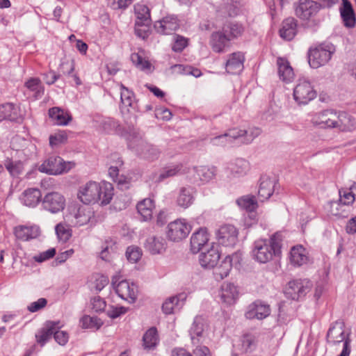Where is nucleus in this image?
Masks as SVG:
<instances>
[{"instance_id":"46","label":"nucleus","mask_w":356,"mask_h":356,"mask_svg":"<svg viewBox=\"0 0 356 356\" xmlns=\"http://www.w3.org/2000/svg\"><path fill=\"white\" fill-rule=\"evenodd\" d=\"M55 232L58 241L63 243L67 242L72 234L70 225L65 222L57 224L55 227Z\"/></svg>"},{"instance_id":"21","label":"nucleus","mask_w":356,"mask_h":356,"mask_svg":"<svg viewBox=\"0 0 356 356\" xmlns=\"http://www.w3.org/2000/svg\"><path fill=\"white\" fill-rule=\"evenodd\" d=\"M219 297L224 304L232 305L234 304L238 297L237 287L232 283H224L219 291Z\"/></svg>"},{"instance_id":"24","label":"nucleus","mask_w":356,"mask_h":356,"mask_svg":"<svg viewBox=\"0 0 356 356\" xmlns=\"http://www.w3.org/2000/svg\"><path fill=\"white\" fill-rule=\"evenodd\" d=\"M179 24L176 17L167 16L154 24L156 31L161 34L168 35L178 29Z\"/></svg>"},{"instance_id":"52","label":"nucleus","mask_w":356,"mask_h":356,"mask_svg":"<svg viewBox=\"0 0 356 356\" xmlns=\"http://www.w3.org/2000/svg\"><path fill=\"white\" fill-rule=\"evenodd\" d=\"M238 205L247 211H253L257 207V203L254 196H244L237 200Z\"/></svg>"},{"instance_id":"17","label":"nucleus","mask_w":356,"mask_h":356,"mask_svg":"<svg viewBox=\"0 0 356 356\" xmlns=\"http://www.w3.org/2000/svg\"><path fill=\"white\" fill-rule=\"evenodd\" d=\"M93 216L90 208L79 207L67 216V220L73 225L81 227L88 223Z\"/></svg>"},{"instance_id":"35","label":"nucleus","mask_w":356,"mask_h":356,"mask_svg":"<svg viewBox=\"0 0 356 356\" xmlns=\"http://www.w3.org/2000/svg\"><path fill=\"white\" fill-rule=\"evenodd\" d=\"M49 118L58 125H67L71 120V115L66 111L58 107H54L49 110Z\"/></svg>"},{"instance_id":"6","label":"nucleus","mask_w":356,"mask_h":356,"mask_svg":"<svg viewBox=\"0 0 356 356\" xmlns=\"http://www.w3.org/2000/svg\"><path fill=\"white\" fill-rule=\"evenodd\" d=\"M293 99L300 105H305L316 97V91L311 82L305 79H300L293 89Z\"/></svg>"},{"instance_id":"51","label":"nucleus","mask_w":356,"mask_h":356,"mask_svg":"<svg viewBox=\"0 0 356 356\" xmlns=\"http://www.w3.org/2000/svg\"><path fill=\"white\" fill-rule=\"evenodd\" d=\"M238 346L242 352H251L255 348V338L250 334H244L241 338Z\"/></svg>"},{"instance_id":"50","label":"nucleus","mask_w":356,"mask_h":356,"mask_svg":"<svg viewBox=\"0 0 356 356\" xmlns=\"http://www.w3.org/2000/svg\"><path fill=\"white\" fill-rule=\"evenodd\" d=\"M222 31L229 40L240 36L243 32V28L237 23H229L224 26Z\"/></svg>"},{"instance_id":"19","label":"nucleus","mask_w":356,"mask_h":356,"mask_svg":"<svg viewBox=\"0 0 356 356\" xmlns=\"http://www.w3.org/2000/svg\"><path fill=\"white\" fill-rule=\"evenodd\" d=\"M245 56L241 52L229 54L225 63V70L228 74H238L244 68Z\"/></svg>"},{"instance_id":"2","label":"nucleus","mask_w":356,"mask_h":356,"mask_svg":"<svg viewBox=\"0 0 356 356\" xmlns=\"http://www.w3.org/2000/svg\"><path fill=\"white\" fill-rule=\"evenodd\" d=\"M282 236L279 233L273 234L269 239H259L254 243L252 256L261 264L271 261L274 257L281 254Z\"/></svg>"},{"instance_id":"15","label":"nucleus","mask_w":356,"mask_h":356,"mask_svg":"<svg viewBox=\"0 0 356 356\" xmlns=\"http://www.w3.org/2000/svg\"><path fill=\"white\" fill-rule=\"evenodd\" d=\"M43 207L51 213H58L65 208V199L58 192L47 193L43 198Z\"/></svg>"},{"instance_id":"13","label":"nucleus","mask_w":356,"mask_h":356,"mask_svg":"<svg viewBox=\"0 0 356 356\" xmlns=\"http://www.w3.org/2000/svg\"><path fill=\"white\" fill-rule=\"evenodd\" d=\"M241 259V255L240 253H234L231 255H227L222 261L220 265L216 267L213 271V275L217 281H220L226 277L234 264H239Z\"/></svg>"},{"instance_id":"7","label":"nucleus","mask_w":356,"mask_h":356,"mask_svg":"<svg viewBox=\"0 0 356 356\" xmlns=\"http://www.w3.org/2000/svg\"><path fill=\"white\" fill-rule=\"evenodd\" d=\"M188 177L194 183L206 184L212 180L216 175L215 167L205 165L185 168L183 170Z\"/></svg>"},{"instance_id":"5","label":"nucleus","mask_w":356,"mask_h":356,"mask_svg":"<svg viewBox=\"0 0 356 356\" xmlns=\"http://www.w3.org/2000/svg\"><path fill=\"white\" fill-rule=\"evenodd\" d=\"M334 48L330 44H321L310 49L308 53L309 63L312 68L317 69L326 65L331 59Z\"/></svg>"},{"instance_id":"58","label":"nucleus","mask_w":356,"mask_h":356,"mask_svg":"<svg viewBox=\"0 0 356 356\" xmlns=\"http://www.w3.org/2000/svg\"><path fill=\"white\" fill-rule=\"evenodd\" d=\"M127 312V309L122 306H109L106 314L111 318H116Z\"/></svg>"},{"instance_id":"47","label":"nucleus","mask_w":356,"mask_h":356,"mask_svg":"<svg viewBox=\"0 0 356 356\" xmlns=\"http://www.w3.org/2000/svg\"><path fill=\"white\" fill-rule=\"evenodd\" d=\"M121 92H120V99L122 111L124 108L132 107L134 102V95L132 91L129 90L127 88H126L124 85H120ZM129 111V108H127Z\"/></svg>"},{"instance_id":"56","label":"nucleus","mask_w":356,"mask_h":356,"mask_svg":"<svg viewBox=\"0 0 356 356\" xmlns=\"http://www.w3.org/2000/svg\"><path fill=\"white\" fill-rule=\"evenodd\" d=\"M132 62L136 65L137 67L142 70H149L151 64L148 60H145L138 54H133L131 56Z\"/></svg>"},{"instance_id":"38","label":"nucleus","mask_w":356,"mask_h":356,"mask_svg":"<svg viewBox=\"0 0 356 356\" xmlns=\"http://www.w3.org/2000/svg\"><path fill=\"white\" fill-rule=\"evenodd\" d=\"M308 257L302 245L294 246L290 251V261L293 266H300L306 264Z\"/></svg>"},{"instance_id":"9","label":"nucleus","mask_w":356,"mask_h":356,"mask_svg":"<svg viewBox=\"0 0 356 356\" xmlns=\"http://www.w3.org/2000/svg\"><path fill=\"white\" fill-rule=\"evenodd\" d=\"M112 284L115 293L122 300H127L130 303L136 301L138 295V287L133 283L127 280H121L118 283L113 280Z\"/></svg>"},{"instance_id":"8","label":"nucleus","mask_w":356,"mask_h":356,"mask_svg":"<svg viewBox=\"0 0 356 356\" xmlns=\"http://www.w3.org/2000/svg\"><path fill=\"white\" fill-rule=\"evenodd\" d=\"M191 231V226L185 219H177L168 225L166 236L168 240L179 242L186 238Z\"/></svg>"},{"instance_id":"23","label":"nucleus","mask_w":356,"mask_h":356,"mask_svg":"<svg viewBox=\"0 0 356 356\" xmlns=\"http://www.w3.org/2000/svg\"><path fill=\"white\" fill-rule=\"evenodd\" d=\"M349 339L346 337L343 324L341 322H335L328 330L327 333V341L333 345H337Z\"/></svg>"},{"instance_id":"43","label":"nucleus","mask_w":356,"mask_h":356,"mask_svg":"<svg viewBox=\"0 0 356 356\" xmlns=\"http://www.w3.org/2000/svg\"><path fill=\"white\" fill-rule=\"evenodd\" d=\"M229 169L234 177H239L245 175L249 170V163L243 159H237L231 163Z\"/></svg>"},{"instance_id":"57","label":"nucleus","mask_w":356,"mask_h":356,"mask_svg":"<svg viewBox=\"0 0 356 356\" xmlns=\"http://www.w3.org/2000/svg\"><path fill=\"white\" fill-rule=\"evenodd\" d=\"M60 326L58 325H56L55 326V332H54V337L56 340V341L60 346H65L69 339V335L68 333L65 331L63 330H58V328H60Z\"/></svg>"},{"instance_id":"10","label":"nucleus","mask_w":356,"mask_h":356,"mask_svg":"<svg viewBox=\"0 0 356 356\" xmlns=\"http://www.w3.org/2000/svg\"><path fill=\"white\" fill-rule=\"evenodd\" d=\"M312 286V284L307 280H296L288 283L286 288V296L294 300H298L304 297L308 293Z\"/></svg>"},{"instance_id":"30","label":"nucleus","mask_w":356,"mask_h":356,"mask_svg":"<svg viewBox=\"0 0 356 356\" xmlns=\"http://www.w3.org/2000/svg\"><path fill=\"white\" fill-rule=\"evenodd\" d=\"M275 180L267 176H262L258 191V197L261 201L268 200L273 193Z\"/></svg>"},{"instance_id":"64","label":"nucleus","mask_w":356,"mask_h":356,"mask_svg":"<svg viewBox=\"0 0 356 356\" xmlns=\"http://www.w3.org/2000/svg\"><path fill=\"white\" fill-rule=\"evenodd\" d=\"M149 24H140L138 26L136 22H135L136 35L143 40L147 38L149 35Z\"/></svg>"},{"instance_id":"11","label":"nucleus","mask_w":356,"mask_h":356,"mask_svg":"<svg viewBox=\"0 0 356 356\" xmlns=\"http://www.w3.org/2000/svg\"><path fill=\"white\" fill-rule=\"evenodd\" d=\"M129 147L134 149L139 155L147 159H156L160 154L159 149L139 138L135 141L130 140Z\"/></svg>"},{"instance_id":"41","label":"nucleus","mask_w":356,"mask_h":356,"mask_svg":"<svg viewBox=\"0 0 356 356\" xmlns=\"http://www.w3.org/2000/svg\"><path fill=\"white\" fill-rule=\"evenodd\" d=\"M135 15L136 16V24H150V10L149 8L143 3H136L134 6Z\"/></svg>"},{"instance_id":"16","label":"nucleus","mask_w":356,"mask_h":356,"mask_svg":"<svg viewBox=\"0 0 356 356\" xmlns=\"http://www.w3.org/2000/svg\"><path fill=\"white\" fill-rule=\"evenodd\" d=\"M270 314V309L268 305L260 300H256L248 307L245 316L248 319L263 320L268 317Z\"/></svg>"},{"instance_id":"4","label":"nucleus","mask_w":356,"mask_h":356,"mask_svg":"<svg viewBox=\"0 0 356 356\" xmlns=\"http://www.w3.org/2000/svg\"><path fill=\"white\" fill-rule=\"evenodd\" d=\"M74 165L75 163L72 161H65L58 156H51L44 161L38 170L48 175H58L67 172Z\"/></svg>"},{"instance_id":"25","label":"nucleus","mask_w":356,"mask_h":356,"mask_svg":"<svg viewBox=\"0 0 356 356\" xmlns=\"http://www.w3.org/2000/svg\"><path fill=\"white\" fill-rule=\"evenodd\" d=\"M336 128L344 132L353 131L356 129V119L350 113L339 111Z\"/></svg>"},{"instance_id":"28","label":"nucleus","mask_w":356,"mask_h":356,"mask_svg":"<svg viewBox=\"0 0 356 356\" xmlns=\"http://www.w3.org/2000/svg\"><path fill=\"white\" fill-rule=\"evenodd\" d=\"M40 234V229L37 225H20L15 229L16 237L25 241L37 238Z\"/></svg>"},{"instance_id":"3","label":"nucleus","mask_w":356,"mask_h":356,"mask_svg":"<svg viewBox=\"0 0 356 356\" xmlns=\"http://www.w3.org/2000/svg\"><path fill=\"white\" fill-rule=\"evenodd\" d=\"M295 15L302 21L311 22L314 25H318L320 19L317 15L321 10V4L313 0H299L294 3Z\"/></svg>"},{"instance_id":"45","label":"nucleus","mask_w":356,"mask_h":356,"mask_svg":"<svg viewBox=\"0 0 356 356\" xmlns=\"http://www.w3.org/2000/svg\"><path fill=\"white\" fill-rule=\"evenodd\" d=\"M235 129L229 130V132L211 138L210 143L216 146H225L232 143L236 139Z\"/></svg>"},{"instance_id":"39","label":"nucleus","mask_w":356,"mask_h":356,"mask_svg":"<svg viewBox=\"0 0 356 356\" xmlns=\"http://www.w3.org/2000/svg\"><path fill=\"white\" fill-rule=\"evenodd\" d=\"M58 324H60L59 322H47L44 327L35 334L37 342L41 346H44L54 334V332H55V326Z\"/></svg>"},{"instance_id":"49","label":"nucleus","mask_w":356,"mask_h":356,"mask_svg":"<svg viewBox=\"0 0 356 356\" xmlns=\"http://www.w3.org/2000/svg\"><path fill=\"white\" fill-rule=\"evenodd\" d=\"M80 323L83 329L98 330L102 325L103 322L96 316L86 315L81 318Z\"/></svg>"},{"instance_id":"27","label":"nucleus","mask_w":356,"mask_h":356,"mask_svg":"<svg viewBox=\"0 0 356 356\" xmlns=\"http://www.w3.org/2000/svg\"><path fill=\"white\" fill-rule=\"evenodd\" d=\"M277 73L280 80L284 83L291 82L295 76L293 70L287 59L278 57L277 59Z\"/></svg>"},{"instance_id":"55","label":"nucleus","mask_w":356,"mask_h":356,"mask_svg":"<svg viewBox=\"0 0 356 356\" xmlns=\"http://www.w3.org/2000/svg\"><path fill=\"white\" fill-rule=\"evenodd\" d=\"M4 165L11 176H17L22 172V165L19 161H13L8 159L5 161Z\"/></svg>"},{"instance_id":"31","label":"nucleus","mask_w":356,"mask_h":356,"mask_svg":"<svg viewBox=\"0 0 356 356\" xmlns=\"http://www.w3.org/2000/svg\"><path fill=\"white\" fill-rule=\"evenodd\" d=\"M229 39L223 31L213 33L211 35L210 44L213 50L217 53L224 52L229 46Z\"/></svg>"},{"instance_id":"53","label":"nucleus","mask_w":356,"mask_h":356,"mask_svg":"<svg viewBox=\"0 0 356 356\" xmlns=\"http://www.w3.org/2000/svg\"><path fill=\"white\" fill-rule=\"evenodd\" d=\"M172 41V49L175 52H181L188 44L186 38L177 34L173 35Z\"/></svg>"},{"instance_id":"29","label":"nucleus","mask_w":356,"mask_h":356,"mask_svg":"<svg viewBox=\"0 0 356 356\" xmlns=\"http://www.w3.org/2000/svg\"><path fill=\"white\" fill-rule=\"evenodd\" d=\"M297 20L293 17H289L282 23L280 29V35L286 40H291L297 33Z\"/></svg>"},{"instance_id":"20","label":"nucleus","mask_w":356,"mask_h":356,"mask_svg":"<svg viewBox=\"0 0 356 356\" xmlns=\"http://www.w3.org/2000/svg\"><path fill=\"white\" fill-rule=\"evenodd\" d=\"M166 242L161 236H149L145 243L144 248L151 254H162L166 249Z\"/></svg>"},{"instance_id":"59","label":"nucleus","mask_w":356,"mask_h":356,"mask_svg":"<svg viewBox=\"0 0 356 356\" xmlns=\"http://www.w3.org/2000/svg\"><path fill=\"white\" fill-rule=\"evenodd\" d=\"M178 303V298L177 297H171L166 300L165 302L162 305V309L163 312L166 314H170L173 313L175 307Z\"/></svg>"},{"instance_id":"62","label":"nucleus","mask_w":356,"mask_h":356,"mask_svg":"<svg viewBox=\"0 0 356 356\" xmlns=\"http://www.w3.org/2000/svg\"><path fill=\"white\" fill-rule=\"evenodd\" d=\"M47 301L45 298H41L35 302H31L27 307L30 312H36L47 305Z\"/></svg>"},{"instance_id":"60","label":"nucleus","mask_w":356,"mask_h":356,"mask_svg":"<svg viewBox=\"0 0 356 356\" xmlns=\"http://www.w3.org/2000/svg\"><path fill=\"white\" fill-rule=\"evenodd\" d=\"M56 254L55 248H50L46 251L40 252L39 254L34 256L33 259L35 261L41 263L47 261L52 257Z\"/></svg>"},{"instance_id":"63","label":"nucleus","mask_w":356,"mask_h":356,"mask_svg":"<svg viewBox=\"0 0 356 356\" xmlns=\"http://www.w3.org/2000/svg\"><path fill=\"white\" fill-rule=\"evenodd\" d=\"M67 137L64 133H58L55 135L50 136L49 144L51 147L56 146L60 143H64L67 141Z\"/></svg>"},{"instance_id":"36","label":"nucleus","mask_w":356,"mask_h":356,"mask_svg":"<svg viewBox=\"0 0 356 356\" xmlns=\"http://www.w3.org/2000/svg\"><path fill=\"white\" fill-rule=\"evenodd\" d=\"M136 208L143 220L147 221L152 218L154 202L151 198H145L138 203Z\"/></svg>"},{"instance_id":"48","label":"nucleus","mask_w":356,"mask_h":356,"mask_svg":"<svg viewBox=\"0 0 356 356\" xmlns=\"http://www.w3.org/2000/svg\"><path fill=\"white\" fill-rule=\"evenodd\" d=\"M143 346L145 348L150 349L154 348L158 342L157 330L155 327L149 329L144 334Z\"/></svg>"},{"instance_id":"1","label":"nucleus","mask_w":356,"mask_h":356,"mask_svg":"<svg viewBox=\"0 0 356 356\" xmlns=\"http://www.w3.org/2000/svg\"><path fill=\"white\" fill-rule=\"evenodd\" d=\"M113 194L111 184L90 181L79 187L77 197L85 204L99 203L106 205L111 202Z\"/></svg>"},{"instance_id":"54","label":"nucleus","mask_w":356,"mask_h":356,"mask_svg":"<svg viewBox=\"0 0 356 356\" xmlns=\"http://www.w3.org/2000/svg\"><path fill=\"white\" fill-rule=\"evenodd\" d=\"M126 257L130 262L135 264L139 261L142 256V251L137 246H129L126 250Z\"/></svg>"},{"instance_id":"14","label":"nucleus","mask_w":356,"mask_h":356,"mask_svg":"<svg viewBox=\"0 0 356 356\" xmlns=\"http://www.w3.org/2000/svg\"><path fill=\"white\" fill-rule=\"evenodd\" d=\"M238 232L232 225H224L217 232V239L224 246H234L238 241Z\"/></svg>"},{"instance_id":"22","label":"nucleus","mask_w":356,"mask_h":356,"mask_svg":"<svg viewBox=\"0 0 356 356\" xmlns=\"http://www.w3.org/2000/svg\"><path fill=\"white\" fill-rule=\"evenodd\" d=\"M209 241V234L206 228H200L194 232L191 237V251L196 254Z\"/></svg>"},{"instance_id":"18","label":"nucleus","mask_w":356,"mask_h":356,"mask_svg":"<svg viewBox=\"0 0 356 356\" xmlns=\"http://www.w3.org/2000/svg\"><path fill=\"white\" fill-rule=\"evenodd\" d=\"M207 325L205 319L200 316H195L189 330L191 339L193 345L202 342L204 332Z\"/></svg>"},{"instance_id":"32","label":"nucleus","mask_w":356,"mask_h":356,"mask_svg":"<svg viewBox=\"0 0 356 356\" xmlns=\"http://www.w3.org/2000/svg\"><path fill=\"white\" fill-rule=\"evenodd\" d=\"M42 197L41 192L35 188H31L25 190L21 196V201L26 207H35L40 202Z\"/></svg>"},{"instance_id":"12","label":"nucleus","mask_w":356,"mask_h":356,"mask_svg":"<svg viewBox=\"0 0 356 356\" xmlns=\"http://www.w3.org/2000/svg\"><path fill=\"white\" fill-rule=\"evenodd\" d=\"M339 111L326 109L316 113L312 119V123L322 128H336Z\"/></svg>"},{"instance_id":"26","label":"nucleus","mask_w":356,"mask_h":356,"mask_svg":"<svg viewBox=\"0 0 356 356\" xmlns=\"http://www.w3.org/2000/svg\"><path fill=\"white\" fill-rule=\"evenodd\" d=\"M220 259V253L217 248L211 246L207 252H202L199 261L202 267L212 268L216 266Z\"/></svg>"},{"instance_id":"61","label":"nucleus","mask_w":356,"mask_h":356,"mask_svg":"<svg viewBox=\"0 0 356 356\" xmlns=\"http://www.w3.org/2000/svg\"><path fill=\"white\" fill-rule=\"evenodd\" d=\"M92 309L96 312H103L106 306L105 300L99 296L94 297L91 300Z\"/></svg>"},{"instance_id":"40","label":"nucleus","mask_w":356,"mask_h":356,"mask_svg":"<svg viewBox=\"0 0 356 356\" xmlns=\"http://www.w3.org/2000/svg\"><path fill=\"white\" fill-rule=\"evenodd\" d=\"M236 131V139H239L241 143H250L255 138L259 136L261 133V129L258 127H250L248 129H237Z\"/></svg>"},{"instance_id":"42","label":"nucleus","mask_w":356,"mask_h":356,"mask_svg":"<svg viewBox=\"0 0 356 356\" xmlns=\"http://www.w3.org/2000/svg\"><path fill=\"white\" fill-rule=\"evenodd\" d=\"M185 168L186 167H184L182 165L168 166V167L163 168L159 172V174H158V175L155 174L153 179L156 182H161V181H163L165 179L173 177L179 173L184 174L183 172V170H184Z\"/></svg>"},{"instance_id":"44","label":"nucleus","mask_w":356,"mask_h":356,"mask_svg":"<svg viewBox=\"0 0 356 356\" xmlns=\"http://www.w3.org/2000/svg\"><path fill=\"white\" fill-rule=\"evenodd\" d=\"M25 86L33 92L35 99L42 97L44 95V88L41 81L38 78H31L25 82Z\"/></svg>"},{"instance_id":"37","label":"nucleus","mask_w":356,"mask_h":356,"mask_svg":"<svg viewBox=\"0 0 356 356\" xmlns=\"http://www.w3.org/2000/svg\"><path fill=\"white\" fill-rule=\"evenodd\" d=\"M20 115L17 108L11 103L0 105V122L4 120L10 121H18Z\"/></svg>"},{"instance_id":"33","label":"nucleus","mask_w":356,"mask_h":356,"mask_svg":"<svg viewBox=\"0 0 356 356\" xmlns=\"http://www.w3.org/2000/svg\"><path fill=\"white\" fill-rule=\"evenodd\" d=\"M343 6L340 8L341 16L346 27H353L356 19L352 5L348 0H342Z\"/></svg>"},{"instance_id":"34","label":"nucleus","mask_w":356,"mask_h":356,"mask_svg":"<svg viewBox=\"0 0 356 356\" xmlns=\"http://www.w3.org/2000/svg\"><path fill=\"white\" fill-rule=\"evenodd\" d=\"M194 190L191 187H182L180 188L177 198V204L184 208H188L194 202Z\"/></svg>"}]
</instances>
